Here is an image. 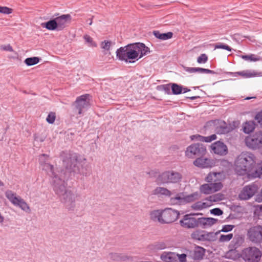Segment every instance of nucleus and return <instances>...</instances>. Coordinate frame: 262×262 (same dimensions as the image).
I'll return each mask as SVG.
<instances>
[{"label":"nucleus","mask_w":262,"mask_h":262,"mask_svg":"<svg viewBox=\"0 0 262 262\" xmlns=\"http://www.w3.org/2000/svg\"><path fill=\"white\" fill-rule=\"evenodd\" d=\"M52 179V186L56 194L68 210H73L75 206V195L67 189L65 182L66 172L63 170H59L50 176Z\"/></svg>","instance_id":"obj_1"},{"label":"nucleus","mask_w":262,"mask_h":262,"mask_svg":"<svg viewBox=\"0 0 262 262\" xmlns=\"http://www.w3.org/2000/svg\"><path fill=\"white\" fill-rule=\"evenodd\" d=\"M150 52L144 43L137 42L122 47L116 51L117 58L125 62L133 63Z\"/></svg>","instance_id":"obj_2"},{"label":"nucleus","mask_w":262,"mask_h":262,"mask_svg":"<svg viewBox=\"0 0 262 262\" xmlns=\"http://www.w3.org/2000/svg\"><path fill=\"white\" fill-rule=\"evenodd\" d=\"M256 157L249 152H243L235 161V170L238 175H247L250 178V173L255 167Z\"/></svg>","instance_id":"obj_3"},{"label":"nucleus","mask_w":262,"mask_h":262,"mask_svg":"<svg viewBox=\"0 0 262 262\" xmlns=\"http://www.w3.org/2000/svg\"><path fill=\"white\" fill-rule=\"evenodd\" d=\"M182 179V174L174 170L165 171L159 174L157 179L156 182L158 184H165L179 183Z\"/></svg>","instance_id":"obj_4"},{"label":"nucleus","mask_w":262,"mask_h":262,"mask_svg":"<svg viewBox=\"0 0 262 262\" xmlns=\"http://www.w3.org/2000/svg\"><path fill=\"white\" fill-rule=\"evenodd\" d=\"M63 165L66 168L75 172H79L78 155L76 153H64L61 155Z\"/></svg>","instance_id":"obj_5"},{"label":"nucleus","mask_w":262,"mask_h":262,"mask_svg":"<svg viewBox=\"0 0 262 262\" xmlns=\"http://www.w3.org/2000/svg\"><path fill=\"white\" fill-rule=\"evenodd\" d=\"M5 196L13 205L19 207L26 212H31V209L25 201L20 196H17L16 194L12 190H7L5 192Z\"/></svg>","instance_id":"obj_6"},{"label":"nucleus","mask_w":262,"mask_h":262,"mask_svg":"<svg viewBox=\"0 0 262 262\" xmlns=\"http://www.w3.org/2000/svg\"><path fill=\"white\" fill-rule=\"evenodd\" d=\"M206 153V148L202 144L194 143L189 145L185 151V156L189 158L202 157Z\"/></svg>","instance_id":"obj_7"},{"label":"nucleus","mask_w":262,"mask_h":262,"mask_svg":"<svg viewBox=\"0 0 262 262\" xmlns=\"http://www.w3.org/2000/svg\"><path fill=\"white\" fill-rule=\"evenodd\" d=\"M261 256V251L255 247L245 248L242 252V257L248 262H258Z\"/></svg>","instance_id":"obj_8"},{"label":"nucleus","mask_w":262,"mask_h":262,"mask_svg":"<svg viewBox=\"0 0 262 262\" xmlns=\"http://www.w3.org/2000/svg\"><path fill=\"white\" fill-rule=\"evenodd\" d=\"M246 146L253 150L262 147V132H259L245 138Z\"/></svg>","instance_id":"obj_9"},{"label":"nucleus","mask_w":262,"mask_h":262,"mask_svg":"<svg viewBox=\"0 0 262 262\" xmlns=\"http://www.w3.org/2000/svg\"><path fill=\"white\" fill-rule=\"evenodd\" d=\"M50 160V156L47 154H41L39 156V163L42 169L46 171L49 176L56 172H59V170L49 163Z\"/></svg>","instance_id":"obj_10"},{"label":"nucleus","mask_w":262,"mask_h":262,"mask_svg":"<svg viewBox=\"0 0 262 262\" xmlns=\"http://www.w3.org/2000/svg\"><path fill=\"white\" fill-rule=\"evenodd\" d=\"M248 239L252 243L259 244L262 243V226L257 225L251 227L247 232Z\"/></svg>","instance_id":"obj_11"},{"label":"nucleus","mask_w":262,"mask_h":262,"mask_svg":"<svg viewBox=\"0 0 262 262\" xmlns=\"http://www.w3.org/2000/svg\"><path fill=\"white\" fill-rule=\"evenodd\" d=\"M258 186L255 183H252L244 186L238 194L241 200H248L251 198L257 191Z\"/></svg>","instance_id":"obj_12"},{"label":"nucleus","mask_w":262,"mask_h":262,"mask_svg":"<svg viewBox=\"0 0 262 262\" xmlns=\"http://www.w3.org/2000/svg\"><path fill=\"white\" fill-rule=\"evenodd\" d=\"M180 213L178 210L171 208L162 209V224H168L176 221Z\"/></svg>","instance_id":"obj_13"},{"label":"nucleus","mask_w":262,"mask_h":262,"mask_svg":"<svg viewBox=\"0 0 262 262\" xmlns=\"http://www.w3.org/2000/svg\"><path fill=\"white\" fill-rule=\"evenodd\" d=\"M210 126H213L214 130L218 134H225L232 130V128L223 121L220 120H212L208 122Z\"/></svg>","instance_id":"obj_14"},{"label":"nucleus","mask_w":262,"mask_h":262,"mask_svg":"<svg viewBox=\"0 0 262 262\" xmlns=\"http://www.w3.org/2000/svg\"><path fill=\"white\" fill-rule=\"evenodd\" d=\"M89 97V95L85 94L77 98L75 101V107L78 114H81L90 107Z\"/></svg>","instance_id":"obj_15"},{"label":"nucleus","mask_w":262,"mask_h":262,"mask_svg":"<svg viewBox=\"0 0 262 262\" xmlns=\"http://www.w3.org/2000/svg\"><path fill=\"white\" fill-rule=\"evenodd\" d=\"M223 187L221 182L204 184L200 187V192L209 194L219 191Z\"/></svg>","instance_id":"obj_16"},{"label":"nucleus","mask_w":262,"mask_h":262,"mask_svg":"<svg viewBox=\"0 0 262 262\" xmlns=\"http://www.w3.org/2000/svg\"><path fill=\"white\" fill-rule=\"evenodd\" d=\"M180 224L184 228H194L198 227V218L193 217L191 214H186L180 221Z\"/></svg>","instance_id":"obj_17"},{"label":"nucleus","mask_w":262,"mask_h":262,"mask_svg":"<svg viewBox=\"0 0 262 262\" xmlns=\"http://www.w3.org/2000/svg\"><path fill=\"white\" fill-rule=\"evenodd\" d=\"M211 149L215 154L220 156H225L228 153L227 146L223 142L220 141L212 144Z\"/></svg>","instance_id":"obj_18"},{"label":"nucleus","mask_w":262,"mask_h":262,"mask_svg":"<svg viewBox=\"0 0 262 262\" xmlns=\"http://www.w3.org/2000/svg\"><path fill=\"white\" fill-rule=\"evenodd\" d=\"M193 164L202 168H210L215 165V161L211 159L202 158L200 157L193 161Z\"/></svg>","instance_id":"obj_19"},{"label":"nucleus","mask_w":262,"mask_h":262,"mask_svg":"<svg viewBox=\"0 0 262 262\" xmlns=\"http://www.w3.org/2000/svg\"><path fill=\"white\" fill-rule=\"evenodd\" d=\"M55 18L57 26V31H61L70 23L72 17L70 14H63Z\"/></svg>","instance_id":"obj_20"},{"label":"nucleus","mask_w":262,"mask_h":262,"mask_svg":"<svg viewBox=\"0 0 262 262\" xmlns=\"http://www.w3.org/2000/svg\"><path fill=\"white\" fill-rule=\"evenodd\" d=\"M192 238L199 241H211V237L213 236V233H206L203 231H195L191 235Z\"/></svg>","instance_id":"obj_21"},{"label":"nucleus","mask_w":262,"mask_h":262,"mask_svg":"<svg viewBox=\"0 0 262 262\" xmlns=\"http://www.w3.org/2000/svg\"><path fill=\"white\" fill-rule=\"evenodd\" d=\"M205 250L200 246H196L189 252V256L194 260H201L203 258Z\"/></svg>","instance_id":"obj_22"},{"label":"nucleus","mask_w":262,"mask_h":262,"mask_svg":"<svg viewBox=\"0 0 262 262\" xmlns=\"http://www.w3.org/2000/svg\"><path fill=\"white\" fill-rule=\"evenodd\" d=\"M217 221V219L212 217H200L198 218V227L206 228L215 224Z\"/></svg>","instance_id":"obj_23"},{"label":"nucleus","mask_w":262,"mask_h":262,"mask_svg":"<svg viewBox=\"0 0 262 262\" xmlns=\"http://www.w3.org/2000/svg\"><path fill=\"white\" fill-rule=\"evenodd\" d=\"M107 258L113 261H121L129 259V257L124 253L111 252L108 254Z\"/></svg>","instance_id":"obj_24"},{"label":"nucleus","mask_w":262,"mask_h":262,"mask_svg":"<svg viewBox=\"0 0 262 262\" xmlns=\"http://www.w3.org/2000/svg\"><path fill=\"white\" fill-rule=\"evenodd\" d=\"M149 215L152 221L162 224V209L153 210L150 211Z\"/></svg>","instance_id":"obj_25"},{"label":"nucleus","mask_w":262,"mask_h":262,"mask_svg":"<svg viewBox=\"0 0 262 262\" xmlns=\"http://www.w3.org/2000/svg\"><path fill=\"white\" fill-rule=\"evenodd\" d=\"M190 139L192 141H200L201 142L209 143L215 140L216 139V136L215 134H213L209 136L204 137L197 134L191 136Z\"/></svg>","instance_id":"obj_26"},{"label":"nucleus","mask_w":262,"mask_h":262,"mask_svg":"<svg viewBox=\"0 0 262 262\" xmlns=\"http://www.w3.org/2000/svg\"><path fill=\"white\" fill-rule=\"evenodd\" d=\"M169 202L173 205L185 204V194L183 192L177 193L174 196L170 198Z\"/></svg>","instance_id":"obj_27"},{"label":"nucleus","mask_w":262,"mask_h":262,"mask_svg":"<svg viewBox=\"0 0 262 262\" xmlns=\"http://www.w3.org/2000/svg\"><path fill=\"white\" fill-rule=\"evenodd\" d=\"M230 75L234 77L241 76L244 78L253 77L256 76V74L254 71L251 72L249 70H245L237 72H230Z\"/></svg>","instance_id":"obj_28"},{"label":"nucleus","mask_w":262,"mask_h":262,"mask_svg":"<svg viewBox=\"0 0 262 262\" xmlns=\"http://www.w3.org/2000/svg\"><path fill=\"white\" fill-rule=\"evenodd\" d=\"M184 70L190 73L199 72L200 73L205 74H214L215 72L211 70L207 69H204L202 68H190V67H184Z\"/></svg>","instance_id":"obj_29"},{"label":"nucleus","mask_w":262,"mask_h":262,"mask_svg":"<svg viewBox=\"0 0 262 262\" xmlns=\"http://www.w3.org/2000/svg\"><path fill=\"white\" fill-rule=\"evenodd\" d=\"M210 206H211L210 202L206 201L205 199L204 202L198 201L193 203L191 206V208L194 210H201Z\"/></svg>","instance_id":"obj_30"},{"label":"nucleus","mask_w":262,"mask_h":262,"mask_svg":"<svg viewBox=\"0 0 262 262\" xmlns=\"http://www.w3.org/2000/svg\"><path fill=\"white\" fill-rule=\"evenodd\" d=\"M153 34L156 38L162 40L170 39L173 35V33L171 32L162 33L159 31H154Z\"/></svg>","instance_id":"obj_31"},{"label":"nucleus","mask_w":262,"mask_h":262,"mask_svg":"<svg viewBox=\"0 0 262 262\" xmlns=\"http://www.w3.org/2000/svg\"><path fill=\"white\" fill-rule=\"evenodd\" d=\"M153 194L155 195H163L166 196H170L172 194L171 192L166 188L162 187H157L153 191Z\"/></svg>","instance_id":"obj_32"},{"label":"nucleus","mask_w":262,"mask_h":262,"mask_svg":"<svg viewBox=\"0 0 262 262\" xmlns=\"http://www.w3.org/2000/svg\"><path fill=\"white\" fill-rule=\"evenodd\" d=\"M201 197V193L198 191L193 192L188 195H185V204L188 203L193 202L196 200H199Z\"/></svg>","instance_id":"obj_33"},{"label":"nucleus","mask_w":262,"mask_h":262,"mask_svg":"<svg viewBox=\"0 0 262 262\" xmlns=\"http://www.w3.org/2000/svg\"><path fill=\"white\" fill-rule=\"evenodd\" d=\"M42 27H45L49 30H57V26L55 20V18L50 20L46 23L41 24Z\"/></svg>","instance_id":"obj_34"},{"label":"nucleus","mask_w":262,"mask_h":262,"mask_svg":"<svg viewBox=\"0 0 262 262\" xmlns=\"http://www.w3.org/2000/svg\"><path fill=\"white\" fill-rule=\"evenodd\" d=\"M255 123L253 121H247L243 124V128L244 133L249 134L255 128Z\"/></svg>","instance_id":"obj_35"},{"label":"nucleus","mask_w":262,"mask_h":262,"mask_svg":"<svg viewBox=\"0 0 262 262\" xmlns=\"http://www.w3.org/2000/svg\"><path fill=\"white\" fill-rule=\"evenodd\" d=\"M224 198L223 194L221 193H217L212 195L206 199V201L210 202L211 206L212 205L213 202H217L222 200Z\"/></svg>","instance_id":"obj_36"},{"label":"nucleus","mask_w":262,"mask_h":262,"mask_svg":"<svg viewBox=\"0 0 262 262\" xmlns=\"http://www.w3.org/2000/svg\"><path fill=\"white\" fill-rule=\"evenodd\" d=\"M261 174H262V162L257 165L255 170H252L250 173V178H255L259 177Z\"/></svg>","instance_id":"obj_37"},{"label":"nucleus","mask_w":262,"mask_h":262,"mask_svg":"<svg viewBox=\"0 0 262 262\" xmlns=\"http://www.w3.org/2000/svg\"><path fill=\"white\" fill-rule=\"evenodd\" d=\"M220 174V173L210 172L205 178V181L208 183H219L220 182H217L216 178L217 175Z\"/></svg>","instance_id":"obj_38"},{"label":"nucleus","mask_w":262,"mask_h":262,"mask_svg":"<svg viewBox=\"0 0 262 262\" xmlns=\"http://www.w3.org/2000/svg\"><path fill=\"white\" fill-rule=\"evenodd\" d=\"M40 58L37 57H29L26 58L24 62L28 66H31L38 63L39 62Z\"/></svg>","instance_id":"obj_39"},{"label":"nucleus","mask_w":262,"mask_h":262,"mask_svg":"<svg viewBox=\"0 0 262 262\" xmlns=\"http://www.w3.org/2000/svg\"><path fill=\"white\" fill-rule=\"evenodd\" d=\"M242 58L246 60L250 61H257L262 60V58L254 54L243 55Z\"/></svg>","instance_id":"obj_40"},{"label":"nucleus","mask_w":262,"mask_h":262,"mask_svg":"<svg viewBox=\"0 0 262 262\" xmlns=\"http://www.w3.org/2000/svg\"><path fill=\"white\" fill-rule=\"evenodd\" d=\"M172 93L174 95L180 94L182 93L183 87L177 83H172L171 86Z\"/></svg>","instance_id":"obj_41"},{"label":"nucleus","mask_w":262,"mask_h":262,"mask_svg":"<svg viewBox=\"0 0 262 262\" xmlns=\"http://www.w3.org/2000/svg\"><path fill=\"white\" fill-rule=\"evenodd\" d=\"M83 38L86 43L87 45L90 47H97L96 43L93 40V39L88 35H85L83 36Z\"/></svg>","instance_id":"obj_42"},{"label":"nucleus","mask_w":262,"mask_h":262,"mask_svg":"<svg viewBox=\"0 0 262 262\" xmlns=\"http://www.w3.org/2000/svg\"><path fill=\"white\" fill-rule=\"evenodd\" d=\"M113 43L111 41L104 40L100 44L101 48L105 51H109Z\"/></svg>","instance_id":"obj_43"},{"label":"nucleus","mask_w":262,"mask_h":262,"mask_svg":"<svg viewBox=\"0 0 262 262\" xmlns=\"http://www.w3.org/2000/svg\"><path fill=\"white\" fill-rule=\"evenodd\" d=\"M233 237V234L229 233L227 235L222 234L219 238L220 242H227L230 241Z\"/></svg>","instance_id":"obj_44"},{"label":"nucleus","mask_w":262,"mask_h":262,"mask_svg":"<svg viewBox=\"0 0 262 262\" xmlns=\"http://www.w3.org/2000/svg\"><path fill=\"white\" fill-rule=\"evenodd\" d=\"M215 49H222L226 50L228 51H231V48L228 45L223 43H217L214 46Z\"/></svg>","instance_id":"obj_45"},{"label":"nucleus","mask_w":262,"mask_h":262,"mask_svg":"<svg viewBox=\"0 0 262 262\" xmlns=\"http://www.w3.org/2000/svg\"><path fill=\"white\" fill-rule=\"evenodd\" d=\"M13 12V9L6 6H0V13L4 14H10Z\"/></svg>","instance_id":"obj_46"},{"label":"nucleus","mask_w":262,"mask_h":262,"mask_svg":"<svg viewBox=\"0 0 262 262\" xmlns=\"http://www.w3.org/2000/svg\"><path fill=\"white\" fill-rule=\"evenodd\" d=\"M208 61V57L205 54H202L197 58L199 63H205Z\"/></svg>","instance_id":"obj_47"},{"label":"nucleus","mask_w":262,"mask_h":262,"mask_svg":"<svg viewBox=\"0 0 262 262\" xmlns=\"http://www.w3.org/2000/svg\"><path fill=\"white\" fill-rule=\"evenodd\" d=\"M55 114L53 112L50 113L46 118L47 121L50 124L53 123L55 121Z\"/></svg>","instance_id":"obj_48"},{"label":"nucleus","mask_w":262,"mask_h":262,"mask_svg":"<svg viewBox=\"0 0 262 262\" xmlns=\"http://www.w3.org/2000/svg\"><path fill=\"white\" fill-rule=\"evenodd\" d=\"M234 225H225L223 226L222 229L220 232H227L229 231H231L232 230V229L234 228Z\"/></svg>","instance_id":"obj_49"},{"label":"nucleus","mask_w":262,"mask_h":262,"mask_svg":"<svg viewBox=\"0 0 262 262\" xmlns=\"http://www.w3.org/2000/svg\"><path fill=\"white\" fill-rule=\"evenodd\" d=\"M210 213L215 215H221L223 214V211L219 208H215L210 210Z\"/></svg>","instance_id":"obj_50"},{"label":"nucleus","mask_w":262,"mask_h":262,"mask_svg":"<svg viewBox=\"0 0 262 262\" xmlns=\"http://www.w3.org/2000/svg\"><path fill=\"white\" fill-rule=\"evenodd\" d=\"M254 213L257 215H262V205L255 206Z\"/></svg>","instance_id":"obj_51"},{"label":"nucleus","mask_w":262,"mask_h":262,"mask_svg":"<svg viewBox=\"0 0 262 262\" xmlns=\"http://www.w3.org/2000/svg\"><path fill=\"white\" fill-rule=\"evenodd\" d=\"M166 247V244L163 242L157 243L155 245V249L156 250H162Z\"/></svg>","instance_id":"obj_52"},{"label":"nucleus","mask_w":262,"mask_h":262,"mask_svg":"<svg viewBox=\"0 0 262 262\" xmlns=\"http://www.w3.org/2000/svg\"><path fill=\"white\" fill-rule=\"evenodd\" d=\"M255 120L257 123L262 126V111L258 112L255 117Z\"/></svg>","instance_id":"obj_53"},{"label":"nucleus","mask_w":262,"mask_h":262,"mask_svg":"<svg viewBox=\"0 0 262 262\" xmlns=\"http://www.w3.org/2000/svg\"><path fill=\"white\" fill-rule=\"evenodd\" d=\"M1 49L4 51H13V49L10 45L2 46H1Z\"/></svg>","instance_id":"obj_54"},{"label":"nucleus","mask_w":262,"mask_h":262,"mask_svg":"<svg viewBox=\"0 0 262 262\" xmlns=\"http://www.w3.org/2000/svg\"><path fill=\"white\" fill-rule=\"evenodd\" d=\"M255 201L257 202H262V188L259 193L256 196Z\"/></svg>","instance_id":"obj_55"},{"label":"nucleus","mask_w":262,"mask_h":262,"mask_svg":"<svg viewBox=\"0 0 262 262\" xmlns=\"http://www.w3.org/2000/svg\"><path fill=\"white\" fill-rule=\"evenodd\" d=\"M168 254L163 253L161 255V259L163 260L166 261L167 259H170V257L168 256Z\"/></svg>","instance_id":"obj_56"},{"label":"nucleus","mask_w":262,"mask_h":262,"mask_svg":"<svg viewBox=\"0 0 262 262\" xmlns=\"http://www.w3.org/2000/svg\"><path fill=\"white\" fill-rule=\"evenodd\" d=\"M163 90L166 93H168L170 91V87L169 85H163L162 86Z\"/></svg>","instance_id":"obj_57"},{"label":"nucleus","mask_w":262,"mask_h":262,"mask_svg":"<svg viewBox=\"0 0 262 262\" xmlns=\"http://www.w3.org/2000/svg\"><path fill=\"white\" fill-rule=\"evenodd\" d=\"M190 91V89H188L187 88H183V91L184 93H186L187 92H189Z\"/></svg>","instance_id":"obj_58"},{"label":"nucleus","mask_w":262,"mask_h":262,"mask_svg":"<svg viewBox=\"0 0 262 262\" xmlns=\"http://www.w3.org/2000/svg\"><path fill=\"white\" fill-rule=\"evenodd\" d=\"M199 97H200L199 96H192V97H188V98H189L192 100H195Z\"/></svg>","instance_id":"obj_59"},{"label":"nucleus","mask_w":262,"mask_h":262,"mask_svg":"<svg viewBox=\"0 0 262 262\" xmlns=\"http://www.w3.org/2000/svg\"><path fill=\"white\" fill-rule=\"evenodd\" d=\"M4 183L0 180V187L4 186Z\"/></svg>","instance_id":"obj_60"},{"label":"nucleus","mask_w":262,"mask_h":262,"mask_svg":"<svg viewBox=\"0 0 262 262\" xmlns=\"http://www.w3.org/2000/svg\"><path fill=\"white\" fill-rule=\"evenodd\" d=\"M252 97H247L246 98V100H249L251 98H252Z\"/></svg>","instance_id":"obj_61"},{"label":"nucleus","mask_w":262,"mask_h":262,"mask_svg":"<svg viewBox=\"0 0 262 262\" xmlns=\"http://www.w3.org/2000/svg\"><path fill=\"white\" fill-rule=\"evenodd\" d=\"M92 20H91V21H89V25H92Z\"/></svg>","instance_id":"obj_62"},{"label":"nucleus","mask_w":262,"mask_h":262,"mask_svg":"<svg viewBox=\"0 0 262 262\" xmlns=\"http://www.w3.org/2000/svg\"><path fill=\"white\" fill-rule=\"evenodd\" d=\"M92 20H91V21H89V25H92Z\"/></svg>","instance_id":"obj_63"},{"label":"nucleus","mask_w":262,"mask_h":262,"mask_svg":"<svg viewBox=\"0 0 262 262\" xmlns=\"http://www.w3.org/2000/svg\"><path fill=\"white\" fill-rule=\"evenodd\" d=\"M182 255H183L184 257H185V254H183Z\"/></svg>","instance_id":"obj_64"}]
</instances>
